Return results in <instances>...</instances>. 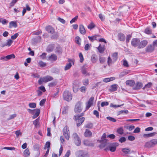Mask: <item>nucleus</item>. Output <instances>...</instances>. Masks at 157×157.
I'll return each instance as SVG.
<instances>
[{"label":"nucleus","instance_id":"obj_40","mask_svg":"<svg viewBox=\"0 0 157 157\" xmlns=\"http://www.w3.org/2000/svg\"><path fill=\"white\" fill-rule=\"evenodd\" d=\"M15 57V56L13 54H11V55H10L6 56V58H7V60L11 59L14 58Z\"/></svg>","mask_w":157,"mask_h":157},{"label":"nucleus","instance_id":"obj_41","mask_svg":"<svg viewBox=\"0 0 157 157\" xmlns=\"http://www.w3.org/2000/svg\"><path fill=\"white\" fill-rule=\"evenodd\" d=\"M38 64L40 67H44L46 66V63L41 61H39Z\"/></svg>","mask_w":157,"mask_h":157},{"label":"nucleus","instance_id":"obj_23","mask_svg":"<svg viewBox=\"0 0 157 157\" xmlns=\"http://www.w3.org/2000/svg\"><path fill=\"white\" fill-rule=\"evenodd\" d=\"M54 44H51L49 45V46L47 47V51L48 52H51L53 50L54 48Z\"/></svg>","mask_w":157,"mask_h":157},{"label":"nucleus","instance_id":"obj_16","mask_svg":"<svg viewBox=\"0 0 157 157\" xmlns=\"http://www.w3.org/2000/svg\"><path fill=\"white\" fill-rule=\"evenodd\" d=\"M80 33L84 35L86 33V31L84 26L82 25H80L79 26Z\"/></svg>","mask_w":157,"mask_h":157},{"label":"nucleus","instance_id":"obj_3","mask_svg":"<svg viewBox=\"0 0 157 157\" xmlns=\"http://www.w3.org/2000/svg\"><path fill=\"white\" fill-rule=\"evenodd\" d=\"M53 78L51 76L47 75L40 78L38 80V83L39 84H42L43 82H46L48 81L52 80Z\"/></svg>","mask_w":157,"mask_h":157},{"label":"nucleus","instance_id":"obj_59","mask_svg":"<svg viewBox=\"0 0 157 157\" xmlns=\"http://www.w3.org/2000/svg\"><path fill=\"white\" fill-rule=\"evenodd\" d=\"M126 140V139L124 137H122L119 139V141L121 143H122L125 142Z\"/></svg>","mask_w":157,"mask_h":157},{"label":"nucleus","instance_id":"obj_29","mask_svg":"<svg viewBox=\"0 0 157 157\" xmlns=\"http://www.w3.org/2000/svg\"><path fill=\"white\" fill-rule=\"evenodd\" d=\"M68 106L64 107L62 110V113L63 114H67L68 113Z\"/></svg>","mask_w":157,"mask_h":157},{"label":"nucleus","instance_id":"obj_30","mask_svg":"<svg viewBox=\"0 0 157 157\" xmlns=\"http://www.w3.org/2000/svg\"><path fill=\"white\" fill-rule=\"evenodd\" d=\"M117 85L116 84L112 85L111 86L110 90L112 91H116L117 89Z\"/></svg>","mask_w":157,"mask_h":157},{"label":"nucleus","instance_id":"obj_50","mask_svg":"<svg viewBox=\"0 0 157 157\" xmlns=\"http://www.w3.org/2000/svg\"><path fill=\"white\" fill-rule=\"evenodd\" d=\"M79 56L80 59V62L82 63L83 61L84 58L83 56L81 53H80L79 54Z\"/></svg>","mask_w":157,"mask_h":157},{"label":"nucleus","instance_id":"obj_48","mask_svg":"<svg viewBox=\"0 0 157 157\" xmlns=\"http://www.w3.org/2000/svg\"><path fill=\"white\" fill-rule=\"evenodd\" d=\"M3 149H6L9 150H14L15 148L14 147H5Z\"/></svg>","mask_w":157,"mask_h":157},{"label":"nucleus","instance_id":"obj_17","mask_svg":"<svg viewBox=\"0 0 157 157\" xmlns=\"http://www.w3.org/2000/svg\"><path fill=\"white\" fill-rule=\"evenodd\" d=\"M126 85L130 86H133L135 84V82L133 80H128L126 81Z\"/></svg>","mask_w":157,"mask_h":157},{"label":"nucleus","instance_id":"obj_11","mask_svg":"<svg viewBox=\"0 0 157 157\" xmlns=\"http://www.w3.org/2000/svg\"><path fill=\"white\" fill-rule=\"evenodd\" d=\"M27 110L30 113L32 114H35L38 116L40 114V109H36L34 110H31L30 109H28Z\"/></svg>","mask_w":157,"mask_h":157},{"label":"nucleus","instance_id":"obj_34","mask_svg":"<svg viewBox=\"0 0 157 157\" xmlns=\"http://www.w3.org/2000/svg\"><path fill=\"white\" fill-rule=\"evenodd\" d=\"M75 144L77 146H79L81 144V140L80 138L78 139H73Z\"/></svg>","mask_w":157,"mask_h":157},{"label":"nucleus","instance_id":"obj_1","mask_svg":"<svg viewBox=\"0 0 157 157\" xmlns=\"http://www.w3.org/2000/svg\"><path fill=\"white\" fill-rule=\"evenodd\" d=\"M118 145L117 143H111L107 142L106 143H101L99 146L101 148H105L104 150L106 151H110L111 152H114Z\"/></svg>","mask_w":157,"mask_h":157},{"label":"nucleus","instance_id":"obj_61","mask_svg":"<svg viewBox=\"0 0 157 157\" xmlns=\"http://www.w3.org/2000/svg\"><path fill=\"white\" fill-rule=\"evenodd\" d=\"M106 118L107 119L109 120V121H113V122H115L116 121V120L115 118L111 117H106Z\"/></svg>","mask_w":157,"mask_h":157},{"label":"nucleus","instance_id":"obj_7","mask_svg":"<svg viewBox=\"0 0 157 157\" xmlns=\"http://www.w3.org/2000/svg\"><path fill=\"white\" fill-rule=\"evenodd\" d=\"M140 43V40L138 38H133L131 41V44L134 47H138V46Z\"/></svg>","mask_w":157,"mask_h":157},{"label":"nucleus","instance_id":"obj_44","mask_svg":"<svg viewBox=\"0 0 157 157\" xmlns=\"http://www.w3.org/2000/svg\"><path fill=\"white\" fill-rule=\"evenodd\" d=\"M135 128V126L132 125H129L127 126L126 128L129 131H132Z\"/></svg>","mask_w":157,"mask_h":157},{"label":"nucleus","instance_id":"obj_38","mask_svg":"<svg viewBox=\"0 0 157 157\" xmlns=\"http://www.w3.org/2000/svg\"><path fill=\"white\" fill-rule=\"evenodd\" d=\"M123 65L124 67H129V65L128 63V61L125 60L124 59L122 60Z\"/></svg>","mask_w":157,"mask_h":157},{"label":"nucleus","instance_id":"obj_27","mask_svg":"<svg viewBox=\"0 0 157 157\" xmlns=\"http://www.w3.org/2000/svg\"><path fill=\"white\" fill-rule=\"evenodd\" d=\"M117 55L118 54L116 52L112 54V58L113 60V62H115L117 60Z\"/></svg>","mask_w":157,"mask_h":157},{"label":"nucleus","instance_id":"obj_5","mask_svg":"<svg viewBox=\"0 0 157 157\" xmlns=\"http://www.w3.org/2000/svg\"><path fill=\"white\" fill-rule=\"evenodd\" d=\"M76 155L77 157H88L89 155L86 151H79L76 152Z\"/></svg>","mask_w":157,"mask_h":157},{"label":"nucleus","instance_id":"obj_12","mask_svg":"<svg viewBox=\"0 0 157 157\" xmlns=\"http://www.w3.org/2000/svg\"><path fill=\"white\" fill-rule=\"evenodd\" d=\"M94 100V98L93 97H91L88 102L86 103V109H88L89 108L93 105Z\"/></svg>","mask_w":157,"mask_h":157},{"label":"nucleus","instance_id":"obj_18","mask_svg":"<svg viewBox=\"0 0 157 157\" xmlns=\"http://www.w3.org/2000/svg\"><path fill=\"white\" fill-rule=\"evenodd\" d=\"M17 26V24L16 21H12L10 22L9 27L11 28L12 27L16 28Z\"/></svg>","mask_w":157,"mask_h":157},{"label":"nucleus","instance_id":"obj_24","mask_svg":"<svg viewBox=\"0 0 157 157\" xmlns=\"http://www.w3.org/2000/svg\"><path fill=\"white\" fill-rule=\"evenodd\" d=\"M106 137V134L104 133L101 137V140L103 142L102 143H106L107 142V140L105 139Z\"/></svg>","mask_w":157,"mask_h":157},{"label":"nucleus","instance_id":"obj_63","mask_svg":"<svg viewBox=\"0 0 157 157\" xmlns=\"http://www.w3.org/2000/svg\"><path fill=\"white\" fill-rule=\"evenodd\" d=\"M109 105V103L107 101L103 102L101 103V107H104L105 106H106Z\"/></svg>","mask_w":157,"mask_h":157},{"label":"nucleus","instance_id":"obj_32","mask_svg":"<svg viewBox=\"0 0 157 157\" xmlns=\"http://www.w3.org/2000/svg\"><path fill=\"white\" fill-rule=\"evenodd\" d=\"M70 134L69 130L67 126L65 127L63 129V135L64 134Z\"/></svg>","mask_w":157,"mask_h":157},{"label":"nucleus","instance_id":"obj_36","mask_svg":"<svg viewBox=\"0 0 157 157\" xmlns=\"http://www.w3.org/2000/svg\"><path fill=\"white\" fill-rule=\"evenodd\" d=\"M117 132L120 135H122L124 133V130L122 127L118 128L117 131Z\"/></svg>","mask_w":157,"mask_h":157},{"label":"nucleus","instance_id":"obj_26","mask_svg":"<svg viewBox=\"0 0 157 157\" xmlns=\"http://www.w3.org/2000/svg\"><path fill=\"white\" fill-rule=\"evenodd\" d=\"M23 155L25 157H29L30 152L28 149H26L23 152Z\"/></svg>","mask_w":157,"mask_h":157},{"label":"nucleus","instance_id":"obj_56","mask_svg":"<svg viewBox=\"0 0 157 157\" xmlns=\"http://www.w3.org/2000/svg\"><path fill=\"white\" fill-rule=\"evenodd\" d=\"M15 134L16 135V137L18 138L19 136L21 135L22 133L20 130L17 131L15 132Z\"/></svg>","mask_w":157,"mask_h":157},{"label":"nucleus","instance_id":"obj_25","mask_svg":"<svg viewBox=\"0 0 157 157\" xmlns=\"http://www.w3.org/2000/svg\"><path fill=\"white\" fill-rule=\"evenodd\" d=\"M156 134V133L155 132H153L149 134H144L143 135V136L144 138L149 137L155 136Z\"/></svg>","mask_w":157,"mask_h":157},{"label":"nucleus","instance_id":"obj_4","mask_svg":"<svg viewBox=\"0 0 157 157\" xmlns=\"http://www.w3.org/2000/svg\"><path fill=\"white\" fill-rule=\"evenodd\" d=\"M75 120L76 121L77 126H79L84 121L85 118L83 117H81L78 116H75Z\"/></svg>","mask_w":157,"mask_h":157},{"label":"nucleus","instance_id":"obj_2","mask_svg":"<svg viewBox=\"0 0 157 157\" xmlns=\"http://www.w3.org/2000/svg\"><path fill=\"white\" fill-rule=\"evenodd\" d=\"M63 97L64 100L69 101L72 100V96L71 92L67 91H65L63 94Z\"/></svg>","mask_w":157,"mask_h":157},{"label":"nucleus","instance_id":"obj_54","mask_svg":"<svg viewBox=\"0 0 157 157\" xmlns=\"http://www.w3.org/2000/svg\"><path fill=\"white\" fill-rule=\"evenodd\" d=\"M12 42L13 41L11 40H7L6 44H5V46H10L11 45Z\"/></svg>","mask_w":157,"mask_h":157},{"label":"nucleus","instance_id":"obj_43","mask_svg":"<svg viewBox=\"0 0 157 157\" xmlns=\"http://www.w3.org/2000/svg\"><path fill=\"white\" fill-rule=\"evenodd\" d=\"M94 27L95 25L92 22H91L90 24L88 25L87 27L89 29H91L94 28Z\"/></svg>","mask_w":157,"mask_h":157},{"label":"nucleus","instance_id":"obj_51","mask_svg":"<svg viewBox=\"0 0 157 157\" xmlns=\"http://www.w3.org/2000/svg\"><path fill=\"white\" fill-rule=\"evenodd\" d=\"M122 106V105H116L113 104V103H111L110 104V106L111 107H113L114 108H117L119 107H120Z\"/></svg>","mask_w":157,"mask_h":157},{"label":"nucleus","instance_id":"obj_57","mask_svg":"<svg viewBox=\"0 0 157 157\" xmlns=\"http://www.w3.org/2000/svg\"><path fill=\"white\" fill-rule=\"evenodd\" d=\"M113 62H113V60L112 59H111L109 56V57L108 60V65H110Z\"/></svg>","mask_w":157,"mask_h":157},{"label":"nucleus","instance_id":"obj_15","mask_svg":"<svg viewBox=\"0 0 157 157\" xmlns=\"http://www.w3.org/2000/svg\"><path fill=\"white\" fill-rule=\"evenodd\" d=\"M155 48L152 44L149 45L146 48L145 51L147 52H151L154 50Z\"/></svg>","mask_w":157,"mask_h":157},{"label":"nucleus","instance_id":"obj_64","mask_svg":"<svg viewBox=\"0 0 157 157\" xmlns=\"http://www.w3.org/2000/svg\"><path fill=\"white\" fill-rule=\"evenodd\" d=\"M46 53H43L40 56V58L43 59H45L46 58Z\"/></svg>","mask_w":157,"mask_h":157},{"label":"nucleus","instance_id":"obj_13","mask_svg":"<svg viewBox=\"0 0 157 157\" xmlns=\"http://www.w3.org/2000/svg\"><path fill=\"white\" fill-rule=\"evenodd\" d=\"M143 83L141 82H137L135 84L133 87L134 90H139L141 89L143 86Z\"/></svg>","mask_w":157,"mask_h":157},{"label":"nucleus","instance_id":"obj_20","mask_svg":"<svg viewBox=\"0 0 157 157\" xmlns=\"http://www.w3.org/2000/svg\"><path fill=\"white\" fill-rule=\"evenodd\" d=\"M92 135V133L90 130L87 129L86 130L84 133V135L85 137H90Z\"/></svg>","mask_w":157,"mask_h":157},{"label":"nucleus","instance_id":"obj_55","mask_svg":"<svg viewBox=\"0 0 157 157\" xmlns=\"http://www.w3.org/2000/svg\"><path fill=\"white\" fill-rule=\"evenodd\" d=\"M29 105L30 108H34L36 107V104L35 103H30Z\"/></svg>","mask_w":157,"mask_h":157},{"label":"nucleus","instance_id":"obj_49","mask_svg":"<svg viewBox=\"0 0 157 157\" xmlns=\"http://www.w3.org/2000/svg\"><path fill=\"white\" fill-rule=\"evenodd\" d=\"M91 44H86L84 49L86 51H87L90 49V48L91 47Z\"/></svg>","mask_w":157,"mask_h":157},{"label":"nucleus","instance_id":"obj_58","mask_svg":"<svg viewBox=\"0 0 157 157\" xmlns=\"http://www.w3.org/2000/svg\"><path fill=\"white\" fill-rule=\"evenodd\" d=\"M86 128H91L93 127V124L92 123H89L85 125Z\"/></svg>","mask_w":157,"mask_h":157},{"label":"nucleus","instance_id":"obj_47","mask_svg":"<svg viewBox=\"0 0 157 157\" xmlns=\"http://www.w3.org/2000/svg\"><path fill=\"white\" fill-rule=\"evenodd\" d=\"M145 32L148 34H151V30L150 28H147L145 30Z\"/></svg>","mask_w":157,"mask_h":157},{"label":"nucleus","instance_id":"obj_39","mask_svg":"<svg viewBox=\"0 0 157 157\" xmlns=\"http://www.w3.org/2000/svg\"><path fill=\"white\" fill-rule=\"evenodd\" d=\"M8 22V21L3 18H0V23H1L3 25H5Z\"/></svg>","mask_w":157,"mask_h":157},{"label":"nucleus","instance_id":"obj_37","mask_svg":"<svg viewBox=\"0 0 157 157\" xmlns=\"http://www.w3.org/2000/svg\"><path fill=\"white\" fill-rule=\"evenodd\" d=\"M75 42L78 44V45H80L81 44V39L80 38L79 36H77L75 37Z\"/></svg>","mask_w":157,"mask_h":157},{"label":"nucleus","instance_id":"obj_8","mask_svg":"<svg viewBox=\"0 0 157 157\" xmlns=\"http://www.w3.org/2000/svg\"><path fill=\"white\" fill-rule=\"evenodd\" d=\"M81 104L82 103L80 101H78L76 103L75 109V111L76 113H78L81 112L82 108L81 106Z\"/></svg>","mask_w":157,"mask_h":157},{"label":"nucleus","instance_id":"obj_21","mask_svg":"<svg viewBox=\"0 0 157 157\" xmlns=\"http://www.w3.org/2000/svg\"><path fill=\"white\" fill-rule=\"evenodd\" d=\"M98 49L100 53H102L104 52L105 50V46H103L101 45V44H100L99 46L98 47Z\"/></svg>","mask_w":157,"mask_h":157},{"label":"nucleus","instance_id":"obj_52","mask_svg":"<svg viewBox=\"0 0 157 157\" xmlns=\"http://www.w3.org/2000/svg\"><path fill=\"white\" fill-rule=\"evenodd\" d=\"M82 82L84 85H87L89 84V80L87 79H85L83 80Z\"/></svg>","mask_w":157,"mask_h":157},{"label":"nucleus","instance_id":"obj_31","mask_svg":"<svg viewBox=\"0 0 157 157\" xmlns=\"http://www.w3.org/2000/svg\"><path fill=\"white\" fill-rule=\"evenodd\" d=\"M118 36L119 40L121 41H123L125 39V36L123 34L121 33H119L118 35Z\"/></svg>","mask_w":157,"mask_h":157},{"label":"nucleus","instance_id":"obj_28","mask_svg":"<svg viewBox=\"0 0 157 157\" xmlns=\"http://www.w3.org/2000/svg\"><path fill=\"white\" fill-rule=\"evenodd\" d=\"M86 67V65L83 66L82 68L81 71L83 74L85 75H89V74L87 73L85 67Z\"/></svg>","mask_w":157,"mask_h":157},{"label":"nucleus","instance_id":"obj_9","mask_svg":"<svg viewBox=\"0 0 157 157\" xmlns=\"http://www.w3.org/2000/svg\"><path fill=\"white\" fill-rule=\"evenodd\" d=\"M57 58V56L55 54H53L48 57L47 60L50 61L52 63H53L56 61Z\"/></svg>","mask_w":157,"mask_h":157},{"label":"nucleus","instance_id":"obj_6","mask_svg":"<svg viewBox=\"0 0 157 157\" xmlns=\"http://www.w3.org/2000/svg\"><path fill=\"white\" fill-rule=\"evenodd\" d=\"M157 144V139H154L147 142L145 144V146L147 147L153 146Z\"/></svg>","mask_w":157,"mask_h":157},{"label":"nucleus","instance_id":"obj_42","mask_svg":"<svg viewBox=\"0 0 157 157\" xmlns=\"http://www.w3.org/2000/svg\"><path fill=\"white\" fill-rule=\"evenodd\" d=\"M152 83L151 82H149L143 88V89L144 90L146 88H149L152 86Z\"/></svg>","mask_w":157,"mask_h":157},{"label":"nucleus","instance_id":"obj_10","mask_svg":"<svg viewBox=\"0 0 157 157\" xmlns=\"http://www.w3.org/2000/svg\"><path fill=\"white\" fill-rule=\"evenodd\" d=\"M148 44V41L146 40H143L140 42L138 46L139 48H144Z\"/></svg>","mask_w":157,"mask_h":157},{"label":"nucleus","instance_id":"obj_53","mask_svg":"<svg viewBox=\"0 0 157 157\" xmlns=\"http://www.w3.org/2000/svg\"><path fill=\"white\" fill-rule=\"evenodd\" d=\"M91 61L93 63H95L97 61V59L94 55L92 56L91 58Z\"/></svg>","mask_w":157,"mask_h":157},{"label":"nucleus","instance_id":"obj_46","mask_svg":"<svg viewBox=\"0 0 157 157\" xmlns=\"http://www.w3.org/2000/svg\"><path fill=\"white\" fill-rule=\"evenodd\" d=\"M50 143L49 142H47L45 145V146L44 147V149H50Z\"/></svg>","mask_w":157,"mask_h":157},{"label":"nucleus","instance_id":"obj_35","mask_svg":"<svg viewBox=\"0 0 157 157\" xmlns=\"http://www.w3.org/2000/svg\"><path fill=\"white\" fill-rule=\"evenodd\" d=\"M130 150L129 149L127 148H123L122 149V151L125 154H129L130 152Z\"/></svg>","mask_w":157,"mask_h":157},{"label":"nucleus","instance_id":"obj_60","mask_svg":"<svg viewBox=\"0 0 157 157\" xmlns=\"http://www.w3.org/2000/svg\"><path fill=\"white\" fill-rule=\"evenodd\" d=\"M39 120L37 119L35 120L33 122V124L35 126H36L39 124Z\"/></svg>","mask_w":157,"mask_h":157},{"label":"nucleus","instance_id":"obj_33","mask_svg":"<svg viewBox=\"0 0 157 157\" xmlns=\"http://www.w3.org/2000/svg\"><path fill=\"white\" fill-rule=\"evenodd\" d=\"M75 144L77 146H79L81 144V140L80 138L78 139H73Z\"/></svg>","mask_w":157,"mask_h":157},{"label":"nucleus","instance_id":"obj_62","mask_svg":"<svg viewBox=\"0 0 157 157\" xmlns=\"http://www.w3.org/2000/svg\"><path fill=\"white\" fill-rule=\"evenodd\" d=\"M78 16H75V17L74 18H73L70 21V22L71 24H72V23H73V22H75L77 19H78Z\"/></svg>","mask_w":157,"mask_h":157},{"label":"nucleus","instance_id":"obj_45","mask_svg":"<svg viewBox=\"0 0 157 157\" xmlns=\"http://www.w3.org/2000/svg\"><path fill=\"white\" fill-rule=\"evenodd\" d=\"M71 66V64L70 63L67 64L66 66L65 67L64 70L65 71L69 69Z\"/></svg>","mask_w":157,"mask_h":157},{"label":"nucleus","instance_id":"obj_14","mask_svg":"<svg viewBox=\"0 0 157 157\" xmlns=\"http://www.w3.org/2000/svg\"><path fill=\"white\" fill-rule=\"evenodd\" d=\"M130 73V71L129 70H124L121 72L120 74L119 77L121 78Z\"/></svg>","mask_w":157,"mask_h":157},{"label":"nucleus","instance_id":"obj_19","mask_svg":"<svg viewBox=\"0 0 157 157\" xmlns=\"http://www.w3.org/2000/svg\"><path fill=\"white\" fill-rule=\"evenodd\" d=\"M47 31L49 33H53L55 31L54 29L52 27L48 26L46 27Z\"/></svg>","mask_w":157,"mask_h":157},{"label":"nucleus","instance_id":"obj_22","mask_svg":"<svg viewBox=\"0 0 157 157\" xmlns=\"http://www.w3.org/2000/svg\"><path fill=\"white\" fill-rule=\"evenodd\" d=\"M115 79L114 77H111V78H106L103 80V81L105 82H109L114 80Z\"/></svg>","mask_w":157,"mask_h":157}]
</instances>
